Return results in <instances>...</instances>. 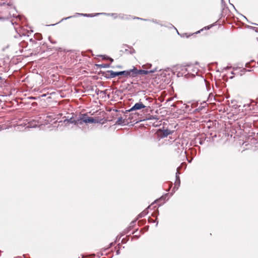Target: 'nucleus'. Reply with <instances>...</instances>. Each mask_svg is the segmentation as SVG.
<instances>
[{
  "label": "nucleus",
  "mask_w": 258,
  "mask_h": 258,
  "mask_svg": "<svg viewBox=\"0 0 258 258\" xmlns=\"http://www.w3.org/2000/svg\"><path fill=\"white\" fill-rule=\"evenodd\" d=\"M64 124L67 125L68 123H74L75 125L79 126L83 124V123H98V119H94L92 117L88 116L86 114H82L77 119L72 117L70 119H64L63 121Z\"/></svg>",
  "instance_id": "obj_1"
},
{
  "label": "nucleus",
  "mask_w": 258,
  "mask_h": 258,
  "mask_svg": "<svg viewBox=\"0 0 258 258\" xmlns=\"http://www.w3.org/2000/svg\"><path fill=\"white\" fill-rule=\"evenodd\" d=\"M131 74L132 73L130 72V70L120 72H114L112 70H108L106 72L105 77L107 78H113L119 75L131 77Z\"/></svg>",
  "instance_id": "obj_2"
},
{
  "label": "nucleus",
  "mask_w": 258,
  "mask_h": 258,
  "mask_svg": "<svg viewBox=\"0 0 258 258\" xmlns=\"http://www.w3.org/2000/svg\"><path fill=\"white\" fill-rule=\"evenodd\" d=\"M157 71V68H155L153 70H138L136 68H134L133 69L130 70V72H131V77H136L138 74H141V75H147L151 73H153Z\"/></svg>",
  "instance_id": "obj_3"
},
{
  "label": "nucleus",
  "mask_w": 258,
  "mask_h": 258,
  "mask_svg": "<svg viewBox=\"0 0 258 258\" xmlns=\"http://www.w3.org/2000/svg\"><path fill=\"white\" fill-rule=\"evenodd\" d=\"M256 103H255L254 101H252L248 103L245 104L242 106L239 105L238 106V110H242V111H249L254 109Z\"/></svg>",
  "instance_id": "obj_4"
},
{
  "label": "nucleus",
  "mask_w": 258,
  "mask_h": 258,
  "mask_svg": "<svg viewBox=\"0 0 258 258\" xmlns=\"http://www.w3.org/2000/svg\"><path fill=\"white\" fill-rule=\"evenodd\" d=\"M190 67H188V68H186L185 67H183L181 68V70L178 71L177 73V76L178 77H182L184 76L186 78H188L189 76H190V74L189 73V72L190 71Z\"/></svg>",
  "instance_id": "obj_5"
},
{
  "label": "nucleus",
  "mask_w": 258,
  "mask_h": 258,
  "mask_svg": "<svg viewBox=\"0 0 258 258\" xmlns=\"http://www.w3.org/2000/svg\"><path fill=\"white\" fill-rule=\"evenodd\" d=\"M146 107V106L141 102L136 103L132 107H131L127 111H133L137 110H140Z\"/></svg>",
  "instance_id": "obj_6"
},
{
  "label": "nucleus",
  "mask_w": 258,
  "mask_h": 258,
  "mask_svg": "<svg viewBox=\"0 0 258 258\" xmlns=\"http://www.w3.org/2000/svg\"><path fill=\"white\" fill-rule=\"evenodd\" d=\"M39 126V122L35 120L30 121L27 124H25V130L28 129L29 128H35Z\"/></svg>",
  "instance_id": "obj_7"
},
{
  "label": "nucleus",
  "mask_w": 258,
  "mask_h": 258,
  "mask_svg": "<svg viewBox=\"0 0 258 258\" xmlns=\"http://www.w3.org/2000/svg\"><path fill=\"white\" fill-rule=\"evenodd\" d=\"M148 210H145L144 211H143L142 213H141L140 214H139L138 215V217L136 219V220L134 221H133V223H134L136 222V221L139 219V218H142V217H144V216H145L147 214H148Z\"/></svg>",
  "instance_id": "obj_8"
},
{
  "label": "nucleus",
  "mask_w": 258,
  "mask_h": 258,
  "mask_svg": "<svg viewBox=\"0 0 258 258\" xmlns=\"http://www.w3.org/2000/svg\"><path fill=\"white\" fill-rule=\"evenodd\" d=\"M172 133V132L168 129L164 130L162 131V137L163 138L166 137L168 135H171Z\"/></svg>",
  "instance_id": "obj_9"
},
{
  "label": "nucleus",
  "mask_w": 258,
  "mask_h": 258,
  "mask_svg": "<svg viewBox=\"0 0 258 258\" xmlns=\"http://www.w3.org/2000/svg\"><path fill=\"white\" fill-rule=\"evenodd\" d=\"M95 93L97 95H99L100 94L106 95V94L107 93V90L101 91L99 89H97L95 90Z\"/></svg>",
  "instance_id": "obj_10"
},
{
  "label": "nucleus",
  "mask_w": 258,
  "mask_h": 258,
  "mask_svg": "<svg viewBox=\"0 0 258 258\" xmlns=\"http://www.w3.org/2000/svg\"><path fill=\"white\" fill-rule=\"evenodd\" d=\"M180 179L175 180L173 189H177L178 187L180 185Z\"/></svg>",
  "instance_id": "obj_11"
},
{
  "label": "nucleus",
  "mask_w": 258,
  "mask_h": 258,
  "mask_svg": "<svg viewBox=\"0 0 258 258\" xmlns=\"http://www.w3.org/2000/svg\"><path fill=\"white\" fill-rule=\"evenodd\" d=\"M116 123L119 124H125L124 120L122 117H119L117 119Z\"/></svg>",
  "instance_id": "obj_12"
},
{
  "label": "nucleus",
  "mask_w": 258,
  "mask_h": 258,
  "mask_svg": "<svg viewBox=\"0 0 258 258\" xmlns=\"http://www.w3.org/2000/svg\"><path fill=\"white\" fill-rule=\"evenodd\" d=\"M118 18L120 19H129L128 16L123 15V14L119 15L118 16Z\"/></svg>",
  "instance_id": "obj_13"
},
{
  "label": "nucleus",
  "mask_w": 258,
  "mask_h": 258,
  "mask_svg": "<svg viewBox=\"0 0 258 258\" xmlns=\"http://www.w3.org/2000/svg\"><path fill=\"white\" fill-rule=\"evenodd\" d=\"M179 168H180L179 167L177 168V172L176 173V179H175V180L180 179L179 176V174H180V173L179 172Z\"/></svg>",
  "instance_id": "obj_14"
},
{
  "label": "nucleus",
  "mask_w": 258,
  "mask_h": 258,
  "mask_svg": "<svg viewBox=\"0 0 258 258\" xmlns=\"http://www.w3.org/2000/svg\"><path fill=\"white\" fill-rule=\"evenodd\" d=\"M76 15L78 16H83L84 17H89L88 14L76 13Z\"/></svg>",
  "instance_id": "obj_15"
},
{
  "label": "nucleus",
  "mask_w": 258,
  "mask_h": 258,
  "mask_svg": "<svg viewBox=\"0 0 258 258\" xmlns=\"http://www.w3.org/2000/svg\"><path fill=\"white\" fill-rule=\"evenodd\" d=\"M99 56L101 57L103 59H107L109 56L106 55H100Z\"/></svg>",
  "instance_id": "obj_16"
},
{
  "label": "nucleus",
  "mask_w": 258,
  "mask_h": 258,
  "mask_svg": "<svg viewBox=\"0 0 258 258\" xmlns=\"http://www.w3.org/2000/svg\"><path fill=\"white\" fill-rule=\"evenodd\" d=\"M49 40L52 44H56V41L51 40L50 37H49Z\"/></svg>",
  "instance_id": "obj_17"
},
{
  "label": "nucleus",
  "mask_w": 258,
  "mask_h": 258,
  "mask_svg": "<svg viewBox=\"0 0 258 258\" xmlns=\"http://www.w3.org/2000/svg\"><path fill=\"white\" fill-rule=\"evenodd\" d=\"M100 14H101L100 13H97V14L93 15L92 14H88V15H89V17H93V16H97V15H100Z\"/></svg>",
  "instance_id": "obj_18"
},
{
  "label": "nucleus",
  "mask_w": 258,
  "mask_h": 258,
  "mask_svg": "<svg viewBox=\"0 0 258 258\" xmlns=\"http://www.w3.org/2000/svg\"><path fill=\"white\" fill-rule=\"evenodd\" d=\"M100 66H101V67L102 68H107V67H109V65H108V64H101Z\"/></svg>",
  "instance_id": "obj_19"
},
{
  "label": "nucleus",
  "mask_w": 258,
  "mask_h": 258,
  "mask_svg": "<svg viewBox=\"0 0 258 258\" xmlns=\"http://www.w3.org/2000/svg\"><path fill=\"white\" fill-rule=\"evenodd\" d=\"M72 17H73V16H70V17H67L66 18H64V19H62L61 21H63V20H67V19H69L71 18Z\"/></svg>",
  "instance_id": "obj_20"
},
{
  "label": "nucleus",
  "mask_w": 258,
  "mask_h": 258,
  "mask_svg": "<svg viewBox=\"0 0 258 258\" xmlns=\"http://www.w3.org/2000/svg\"><path fill=\"white\" fill-rule=\"evenodd\" d=\"M107 59H109L110 60L111 62H113V59H112V58L109 57V58H108Z\"/></svg>",
  "instance_id": "obj_21"
},
{
  "label": "nucleus",
  "mask_w": 258,
  "mask_h": 258,
  "mask_svg": "<svg viewBox=\"0 0 258 258\" xmlns=\"http://www.w3.org/2000/svg\"><path fill=\"white\" fill-rule=\"evenodd\" d=\"M134 19L143 20V19H142V18H139V17H135V18H134Z\"/></svg>",
  "instance_id": "obj_22"
},
{
  "label": "nucleus",
  "mask_w": 258,
  "mask_h": 258,
  "mask_svg": "<svg viewBox=\"0 0 258 258\" xmlns=\"http://www.w3.org/2000/svg\"><path fill=\"white\" fill-rule=\"evenodd\" d=\"M151 98H150V97H147L146 98V100H151Z\"/></svg>",
  "instance_id": "obj_23"
},
{
  "label": "nucleus",
  "mask_w": 258,
  "mask_h": 258,
  "mask_svg": "<svg viewBox=\"0 0 258 258\" xmlns=\"http://www.w3.org/2000/svg\"><path fill=\"white\" fill-rule=\"evenodd\" d=\"M111 15L112 16H115V15H116V14H111Z\"/></svg>",
  "instance_id": "obj_24"
},
{
  "label": "nucleus",
  "mask_w": 258,
  "mask_h": 258,
  "mask_svg": "<svg viewBox=\"0 0 258 258\" xmlns=\"http://www.w3.org/2000/svg\"><path fill=\"white\" fill-rule=\"evenodd\" d=\"M255 31H256V32H258V29H257V28H256V29H255Z\"/></svg>",
  "instance_id": "obj_25"
},
{
  "label": "nucleus",
  "mask_w": 258,
  "mask_h": 258,
  "mask_svg": "<svg viewBox=\"0 0 258 258\" xmlns=\"http://www.w3.org/2000/svg\"><path fill=\"white\" fill-rule=\"evenodd\" d=\"M147 65L149 66L150 67H151V64H148Z\"/></svg>",
  "instance_id": "obj_26"
},
{
  "label": "nucleus",
  "mask_w": 258,
  "mask_h": 258,
  "mask_svg": "<svg viewBox=\"0 0 258 258\" xmlns=\"http://www.w3.org/2000/svg\"><path fill=\"white\" fill-rule=\"evenodd\" d=\"M21 126V125H18V128H19V127Z\"/></svg>",
  "instance_id": "obj_27"
},
{
  "label": "nucleus",
  "mask_w": 258,
  "mask_h": 258,
  "mask_svg": "<svg viewBox=\"0 0 258 258\" xmlns=\"http://www.w3.org/2000/svg\"><path fill=\"white\" fill-rule=\"evenodd\" d=\"M118 68H121V66H118Z\"/></svg>",
  "instance_id": "obj_28"
},
{
  "label": "nucleus",
  "mask_w": 258,
  "mask_h": 258,
  "mask_svg": "<svg viewBox=\"0 0 258 258\" xmlns=\"http://www.w3.org/2000/svg\"><path fill=\"white\" fill-rule=\"evenodd\" d=\"M232 74H234V73L233 72H231Z\"/></svg>",
  "instance_id": "obj_29"
},
{
  "label": "nucleus",
  "mask_w": 258,
  "mask_h": 258,
  "mask_svg": "<svg viewBox=\"0 0 258 258\" xmlns=\"http://www.w3.org/2000/svg\"><path fill=\"white\" fill-rule=\"evenodd\" d=\"M2 78L0 77V80H1Z\"/></svg>",
  "instance_id": "obj_30"
}]
</instances>
